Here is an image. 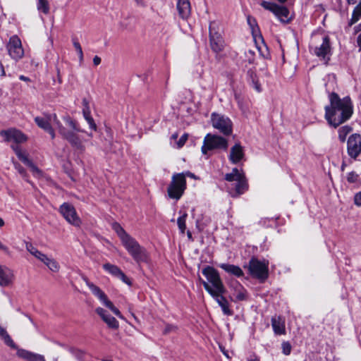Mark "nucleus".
Instances as JSON below:
<instances>
[{
	"instance_id": "nucleus-1",
	"label": "nucleus",
	"mask_w": 361,
	"mask_h": 361,
	"mask_svg": "<svg viewBox=\"0 0 361 361\" xmlns=\"http://www.w3.org/2000/svg\"><path fill=\"white\" fill-rule=\"evenodd\" d=\"M35 121L40 128L45 131L51 128V123L55 124L62 137L66 140L77 152L83 153L85 152V146L83 140L76 133L80 130L78 128L75 121L70 116L63 118L66 126L61 123L56 114L46 115L43 117L37 116L35 118Z\"/></svg>"
},
{
	"instance_id": "nucleus-2",
	"label": "nucleus",
	"mask_w": 361,
	"mask_h": 361,
	"mask_svg": "<svg viewBox=\"0 0 361 361\" xmlns=\"http://www.w3.org/2000/svg\"><path fill=\"white\" fill-rule=\"evenodd\" d=\"M329 101L330 105L325 107V118L330 126L336 128L352 116V102L350 97L341 99L335 92L330 94Z\"/></svg>"
},
{
	"instance_id": "nucleus-3",
	"label": "nucleus",
	"mask_w": 361,
	"mask_h": 361,
	"mask_svg": "<svg viewBox=\"0 0 361 361\" xmlns=\"http://www.w3.org/2000/svg\"><path fill=\"white\" fill-rule=\"evenodd\" d=\"M202 272L206 277L207 281H204L201 278H200V281L209 295L216 292L221 293L222 291H226L217 270L207 266L202 269Z\"/></svg>"
},
{
	"instance_id": "nucleus-4",
	"label": "nucleus",
	"mask_w": 361,
	"mask_h": 361,
	"mask_svg": "<svg viewBox=\"0 0 361 361\" xmlns=\"http://www.w3.org/2000/svg\"><path fill=\"white\" fill-rule=\"evenodd\" d=\"M121 243L137 263L147 261L148 255L146 250L134 238L129 235Z\"/></svg>"
},
{
	"instance_id": "nucleus-5",
	"label": "nucleus",
	"mask_w": 361,
	"mask_h": 361,
	"mask_svg": "<svg viewBox=\"0 0 361 361\" xmlns=\"http://www.w3.org/2000/svg\"><path fill=\"white\" fill-rule=\"evenodd\" d=\"M225 179L228 182L236 181L233 191L230 190L233 197H238L248 189V184L243 172H240L237 168H233L232 171L225 175Z\"/></svg>"
},
{
	"instance_id": "nucleus-6",
	"label": "nucleus",
	"mask_w": 361,
	"mask_h": 361,
	"mask_svg": "<svg viewBox=\"0 0 361 361\" xmlns=\"http://www.w3.org/2000/svg\"><path fill=\"white\" fill-rule=\"evenodd\" d=\"M186 188V180L183 173L174 174L167 188L170 198L179 200Z\"/></svg>"
},
{
	"instance_id": "nucleus-7",
	"label": "nucleus",
	"mask_w": 361,
	"mask_h": 361,
	"mask_svg": "<svg viewBox=\"0 0 361 361\" xmlns=\"http://www.w3.org/2000/svg\"><path fill=\"white\" fill-rule=\"evenodd\" d=\"M228 141L226 138L216 135L208 133L204 139V144L202 147V152L207 154L208 150L222 149L226 150Z\"/></svg>"
},
{
	"instance_id": "nucleus-8",
	"label": "nucleus",
	"mask_w": 361,
	"mask_h": 361,
	"mask_svg": "<svg viewBox=\"0 0 361 361\" xmlns=\"http://www.w3.org/2000/svg\"><path fill=\"white\" fill-rule=\"evenodd\" d=\"M212 126L224 135H229L233 132V123L231 119L222 114L213 113L211 115Z\"/></svg>"
},
{
	"instance_id": "nucleus-9",
	"label": "nucleus",
	"mask_w": 361,
	"mask_h": 361,
	"mask_svg": "<svg viewBox=\"0 0 361 361\" xmlns=\"http://www.w3.org/2000/svg\"><path fill=\"white\" fill-rule=\"evenodd\" d=\"M84 281L85 284L88 286V288L91 290L92 293L97 297V298L111 312L118 317L119 318H123L122 314L119 310L116 308L114 304L108 299V297L104 293V292L97 286L94 285L93 283L90 282L87 278H84Z\"/></svg>"
},
{
	"instance_id": "nucleus-10",
	"label": "nucleus",
	"mask_w": 361,
	"mask_h": 361,
	"mask_svg": "<svg viewBox=\"0 0 361 361\" xmlns=\"http://www.w3.org/2000/svg\"><path fill=\"white\" fill-rule=\"evenodd\" d=\"M260 5L266 10L273 13L280 21L288 23L290 20V12L288 9L283 6H279L275 3L262 1Z\"/></svg>"
},
{
	"instance_id": "nucleus-11",
	"label": "nucleus",
	"mask_w": 361,
	"mask_h": 361,
	"mask_svg": "<svg viewBox=\"0 0 361 361\" xmlns=\"http://www.w3.org/2000/svg\"><path fill=\"white\" fill-rule=\"evenodd\" d=\"M216 23L209 25V43L212 50L218 54L224 51L226 44L221 33L216 30Z\"/></svg>"
},
{
	"instance_id": "nucleus-12",
	"label": "nucleus",
	"mask_w": 361,
	"mask_h": 361,
	"mask_svg": "<svg viewBox=\"0 0 361 361\" xmlns=\"http://www.w3.org/2000/svg\"><path fill=\"white\" fill-rule=\"evenodd\" d=\"M6 49L9 56L15 61L20 60L24 56L21 40L17 35H13L9 38Z\"/></svg>"
},
{
	"instance_id": "nucleus-13",
	"label": "nucleus",
	"mask_w": 361,
	"mask_h": 361,
	"mask_svg": "<svg viewBox=\"0 0 361 361\" xmlns=\"http://www.w3.org/2000/svg\"><path fill=\"white\" fill-rule=\"evenodd\" d=\"M248 269L252 276L259 279L264 280L268 277V264L255 258L250 259Z\"/></svg>"
},
{
	"instance_id": "nucleus-14",
	"label": "nucleus",
	"mask_w": 361,
	"mask_h": 361,
	"mask_svg": "<svg viewBox=\"0 0 361 361\" xmlns=\"http://www.w3.org/2000/svg\"><path fill=\"white\" fill-rule=\"evenodd\" d=\"M59 212L69 224L77 227L80 226L81 220L72 204L66 202L63 203L60 207Z\"/></svg>"
},
{
	"instance_id": "nucleus-15",
	"label": "nucleus",
	"mask_w": 361,
	"mask_h": 361,
	"mask_svg": "<svg viewBox=\"0 0 361 361\" xmlns=\"http://www.w3.org/2000/svg\"><path fill=\"white\" fill-rule=\"evenodd\" d=\"M0 135L6 142L13 141L16 143H23L27 140V136L24 133L16 128H10L6 130H3L0 132Z\"/></svg>"
},
{
	"instance_id": "nucleus-16",
	"label": "nucleus",
	"mask_w": 361,
	"mask_h": 361,
	"mask_svg": "<svg viewBox=\"0 0 361 361\" xmlns=\"http://www.w3.org/2000/svg\"><path fill=\"white\" fill-rule=\"evenodd\" d=\"M348 152L350 157L355 159L361 152V136L353 134L348 140Z\"/></svg>"
},
{
	"instance_id": "nucleus-17",
	"label": "nucleus",
	"mask_w": 361,
	"mask_h": 361,
	"mask_svg": "<svg viewBox=\"0 0 361 361\" xmlns=\"http://www.w3.org/2000/svg\"><path fill=\"white\" fill-rule=\"evenodd\" d=\"M15 276L10 268L0 265V286L11 287L13 284Z\"/></svg>"
},
{
	"instance_id": "nucleus-18",
	"label": "nucleus",
	"mask_w": 361,
	"mask_h": 361,
	"mask_svg": "<svg viewBox=\"0 0 361 361\" xmlns=\"http://www.w3.org/2000/svg\"><path fill=\"white\" fill-rule=\"evenodd\" d=\"M12 148L19 159L30 168L34 175H41V171L27 158L25 152H23L18 146H12Z\"/></svg>"
},
{
	"instance_id": "nucleus-19",
	"label": "nucleus",
	"mask_w": 361,
	"mask_h": 361,
	"mask_svg": "<svg viewBox=\"0 0 361 361\" xmlns=\"http://www.w3.org/2000/svg\"><path fill=\"white\" fill-rule=\"evenodd\" d=\"M103 268L112 276L120 279L125 283L129 286L131 285L130 279L125 275V274L118 267L110 263H106L103 264Z\"/></svg>"
},
{
	"instance_id": "nucleus-20",
	"label": "nucleus",
	"mask_w": 361,
	"mask_h": 361,
	"mask_svg": "<svg viewBox=\"0 0 361 361\" xmlns=\"http://www.w3.org/2000/svg\"><path fill=\"white\" fill-rule=\"evenodd\" d=\"M96 313L99 315L101 319L106 324L109 328L112 329H118L119 327L118 322L109 314L107 311L102 307H97L95 310Z\"/></svg>"
},
{
	"instance_id": "nucleus-21",
	"label": "nucleus",
	"mask_w": 361,
	"mask_h": 361,
	"mask_svg": "<svg viewBox=\"0 0 361 361\" xmlns=\"http://www.w3.org/2000/svg\"><path fill=\"white\" fill-rule=\"evenodd\" d=\"M17 352L16 355L18 357L24 360L25 361H46L42 355L35 353L25 349L15 348Z\"/></svg>"
},
{
	"instance_id": "nucleus-22",
	"label": "nucleus",
	"mask_w": 361,
	"mask_h": 361,
	"mask_svg": "<svg viewBox=\"0 0 361 361\" xmlns=\"http://www.w3.org/2000/svg\"><path fill=\"white\" fill-rule=\"evenodd\" d=\"M226 293V291H222L221 293L216 292L210 294V295L216 301L225 314L231 315L233 312L230 310L229 303L224 296Z\"/></svg>"
},
{
	"instance_id": "nucleus-23",
	"label": "nucleus",
	"mask_w": 361,
	"mask_h": 361,
	"mask_svg": "<svg viewBox=\"0 0 361 361\" xmlns=\"http://www.w3.org/2000/svg\"><path fill=\"white\" fill-rule=\"evenodd\" d=\"M244 149L240 143H235L230 149L229 160L232 164H238L244 157Z\"/></svg>"
},
{
	"instance_id": "nucleus-24",
	"label": "nucleus",
	"mask_w": 361,
	"mask_h": 361,
	"mask_svg": "<svg viewBox=\"0 0 361 361\" xmlns=\"http://www.w3.org/2000/svg\"><path fill=\"white\" fill-rule=\"evenodd\" d=\"M233 290V295L235 297V301H242L247 298L246 290L243 286L237 281H232L230 285Z\"/></svg>"
},
{
	"instance_id": "nucleus-25",
	"label": "nucleus",
	"mask_w": 361,
	"mask_h": 361,
	"mask_svg": "<svg viewBox=\"0 0 361 361\" xmlns=\"http://www.w3.org/2000/svg\"><path fill=\"white\" fill-rule=\"evenodd\" d=\"M331 52V46L329 37H325L323 39L322 44L314 49V54L318 57H322L326 59V56Z\"/></svg>"
},
{
	"instance_id": "nucleus-26",
	"label": "nucleus",
	"mask_w": 361,
	"mask_h": 361,
	"mask_svg": "<svg viewBox=\"0 0 361 361\" xmlns=\"http://www.w3.org/2000/svg\"><path fill=\"white\" fill-rule=\"evenodd\" d=\"M177 10L181 18L187 19L190 16L191 11L189 0H178L177 3Z\"/></svg>"
},
{
	"instance_id": "nucleus-27",
	"label": "nucleus",
	"mask_w": 361,
	"mask_h": 361,
	"mask_svg": "<svg viewBox=\"0 0 361 361\" xmlns=\"http://www.w3.org/2000/svg\"><path fill=\"white\" fill-rule=\"evenodd\" d=\"M271 324H272L274 331L276 334H278V335L285 334V333H286L285 322L281 317H272Z\"/></svg>"
},
{
	"instance_id": "nucleus-28",
	"label": "nucleus",
	"mask_w": 361,
	"mask_h": 361,
	"mask_svg": "<svg viewBox=\"0 0 361 361\" xmlns=\"http://www.w3.org/2000/svg\"><path fill=\"white\" fill-rule=\"evenodd\" d=\"M26 250L36 259H37L41 262H44V261L47 259L48 255L39 251L37 248H36L31 243L26 242L25 243Z\"/></svg>"
},
{
	"instance_id": "nucleus-29",
	"label": "nucleus",
	"mask_w": 361,
	"mask_h": 361,
	"mask_svg": "<svg viewBox=\"0 0 361 361\" xmlns=\"http://www.w3.org/2000/svg\"><path fill=\"white\" fill-rule=\"evenodd\" d=\"M219 267L226 272L233 274L235 276L240 277L243 276V271L238 266L229 264H221Z\"/></svg>"
},
{
	"instance_id": "nucleus-30",
	"label": "nucleus",
	"mask_w": 361,
	"mask_h": 361,
	"mask_svg": "<svg viewBox=\"0 0 361 361\" xmlns=\"http://www.w3.org/2000/svg\"><path fill=\"white\" fill-rule=\"evenodd\" d=\"M0 338L4 341L6 345L11 348H17V345L13 342L6 330L0 325Z\"/></svg>"
},
{
	"instance_id": "nucleus-31",
	"label": "nucleus",
	"mask_w": 361,
	"mask_h": 361,
	"mask_svg": "<svg viewBox=\"0 0 361 361\" xmlns=\"http://www.w3.org/2000/svg\"><path fill=\"white\" fill-rule=\"evenodd\" d=\"M43 264L52 272L56 273L60 270L59 262L51 257H47Z\"/></svg>"
},
{
	"instance_id": "nucleus-32",
	"label": "nucleus",
	"mask_w": 361,
	"mask_h": 361,
	"mask_svg": "<svg viewBox=\"0 0 361 361\" xmlns=\"http://www.w3.org/2000/svg\"><path fill=\"white\" fill-rule=\"evenodd\" d=\"M112 228L114 231L117 233L121 242L130 235L118 223H114L112 224Z\"/></svg>"
},
{
	"instance_id": "nucleus-33",
	"label": "nucleus",
	"mask_w": 361,
	"mask_h": 361,
	"mask_svg": "<svg viewBox=\"0 0 361 361\" xmlns=\"http://www.w3.org/2000/svg\"><path fill=\"white\" fill-rule=\"evenodd\" d=\"M352 130L351 127L345 126L341 127L338 131V137L341 142H345L346 135L350 133Z\"/></svg>"
},
{
	"instance_id": "nucleus-34",
	"label": "nucleus",
	"mask_w": 361,
	"mask_h": 361,
	"mask_svg": "<svg viewBox=\"0 0 361 361\" xmlns=\"http://www.w3.org/2000/svg\"><path fill=\"white\" fill-rule=\"evenodd\" d=\"M37 9L47 14L49 12V5L47 0H38Z\"/></svg>"
},
{
	"instance_id": "nucleus-35",
	"label": "nucleus",
	"mask_w": 361,
	"mask_h": 361,
	"mask_svg": "<svg viewBox=\"0 0 361 361\" xmlns=\"http://www.w3.org/2000/svg\"><path fill=\"white\" fill-rule=\"evenodd\" d=\"M187 216H188V214L186 213H184L177 220L178 228L180 231L181 233H183V234L185 233V231L186 228L185 221H186Z\"/></svg>"
},
{
	"instance_id": "nucleus-36",
	"label": "nucleus",
	"mask_w": 361,
	"mask_h": 361,
	"mask_svg": "<svg viewBox=\"0 0 361 361\" xmlns=\"http://www.w3.org/2000/svg\"><path fill=\"white\" fill-rule=\"evenodd\" d=\"M247 22L252 29V32L253 34L259 31V27L255 18L248 16Z\"/></svg>"
},
{
	"instance_id": "nucleus-37",
	"label": "nucleus",
	"mask_w": 361,
	"mask_h": 361,
	"mask_svg": "<svg viewBox=\"0 0 361 361\" xmlns=\"http://www.w3.org/2000/svg\"><path fill=\"white\" fill-rule=\"evenodd\" d=\"M73 46L78 54L80 61H83V52L80 43L77 40H73Z\"/></svg>"
},
{
	"instance_id": "nucleus-38",
	"label": "nucleus",
	"mask_w": 361,
	"mask_h": 361,
	"mask_svg": "<svg viewBox=\"0 0 361 361\" xmlns=\"http://www.w3.org/2000/svg\"><path fill=\"white\" fill-rule=\"evenodd\" d=\"M360 17H361V13H359V11H357V10L354 9V11L353 12L352 18L349 22V26H351L353 24H355V23H357L359 20Z\"/></svg>"
},
{
	"instance_id": "nucleus-39",
	"label": "nucleus",
	"mask_w": 361,
	"mask_h": 361,
	"mask_svg": "<svg viewBox=\"0 0 361 361\" xmlns=\"http://www.w3.org/2000/svg\"><path fill=\"white\" fill-rule=\"evenodd\" d=\"M359 179V176L355 172L352 171L348 173L347 180L350 183H357Z\"/></svg>"
},
{
	"instance_id": "nucleus-40",
	"label": "nucleus",
	"mask_w": 361,
	"mask_h": 361,
	"mask_svg": "<svg viewBox=\"0 0 361 361\" xmlns=\"http://www.w3.org/2000/svg\"><path fill=\"white\" fill-rule=\"evenodd\" d=\"M188 138V133H184L180 137V139L178 140V141L177 142V147L178 148H180L182 147L185 143L186 142Z\"/></svg>"
},
{
	"instance_id": "nucleus-41",
	"label": "nucleus",
	"mask_w": 361,
	"mask_h": 361,
	"mask_svg": "<svg viewBox=\"0 0 361 361\" xmlns=\"http://www.w3.org/2000/svg\"><path fill=\"white\" fill-rule=\"evenodd\" d=\"M282 350H283V353L288 355L290 353V351H291V345H290V343L288 342H283L282 343Z\"/></svg>"
},
{
	"instance_id": "nucleus-42",
	"label": "nucleus",
	"mask_w": 361,
	"mask_h": 361,
	"mask_svg": "<svg viewBox=\"0 0 361 361\" xmlns=\"http://www.w3.org/2000/svg\"><path fill=\"white\" fill-rule=\"evenodd\" d=\"M88 124L90 125V127L91 129L94 130H97V125L96 123H94L92 117H88L87 118L85 119Z\"/></svg>"
},
{
	"instance_id": "nucleus-43",
	"label": "nucleus",
	"mask_w": 361,
	"mask_h": 361,
	"mask_svg": "<svg viewBox=\"0 0 361 361\" xmlns=\"http://www.w3.org/2000/svg\"><path fill=\"white\" fill-rule=\"evenodd\" d=\"M354 202L357 206H361V192H357L355 195Z\"/></svg>"
},
{
	"instance_id": "nucleus-44",
	"label": "nucleus",
	"mask_w": 361,
	"mask_h": 361,
	"mask_svg": "<svg viewBox=\"0 0 361 361\" xmlns=\"http://www.w3.org/2000/svg\"><path fill=\"white\" fill-rule=\"evenodd\" d=\"M0 250L4 251L5 254H6L8 256H11V252L10 251L9 248L6 246L5 245H4L1 241H0Z\"/></svg>"
},
{
	"instance_id": "nucleus-45",
	"label": "nucleus",
	"mask_w": 361,
	"mask_h": 361,
	"mask_svg": "<svg viewBox=\"0 0 361 361\" xmlns=\"http://www.w3.org/2000/svg\"><path fill=\"white\" fill-rule=\"evenodd\" d=\"M82 113H83V116L85 119L87 118L88 117H91L90 110L89 106L84 107L83 110H82Z\"/></svg>"
},
{
	"instance_id": "nucleus-46",
	"label": "nucleus",
	"mask_w": 361,
	"mask_h": 361,
	"mask_svg": "<svg viewBox=\"0 0 361 361\" xmlns=\"http://www.w3.org/2000/svg\"><path fill=\"white\" fill-rule=\"evenodd\" d=\"M176 329V327L174 326H172V325H168L166 326L164 331V334H168L171 331H173Z\"/></svg>"
},
{
	"instance_id": "nucleus-47",
	"label": "nucleus",
	"mask_w": 361,
	"mask_h": 361,
	"mask_svg": "<svg viewBox=\"0 0 361 361\" xmlns=\"http://www.w3.org/2000/svg\"><path fill=\"white\" fill-rule=\"evenodd\" d=\"M210 221H211L210 218L209 217H207L206 220H205V222H204L202 224H200L199 221H197V223L198 224V226L201 227V229H203L207 225V224L210 222Z\"/></svg>"
},
{
	"instance_id": "nucleus-48",
	"label": "nucleus",
	"mask_w": 361,
	"mask_h": 361,
	"mask_svg": "<svg viewBox=\"0 0 361 361\" xmlns=\"http://www.w3.org/2000/svg\"><path fill=\"white\" fill-rule=\"evenodd\" d=\"M252 82H253V85H254V88L258 92H261L262 89H261V85L259 83V82L257 80H252Z\"/></svg>"
},
{
	"instance_id": "nucleus-49",
	"label": "nucleus",
	"mask_w": 361,
	"mask_h": 361,
	"mask_svg": "<svg viewBox=\"0 0 361 361\" xmlns=\"http://www.w3.org/2000/svg\"><path fill=\"white\" fill-rule=\"evenodd\" d=\"M16 169L18 170V171L23 176H25V169L21 166H20L19 164H16Z\"/></svg>"
},
{
	"instance_id": "nucleus-50",
	"label": "nucleus",
	"mask_w": 361,
	"mask_h": 361,
	"mask_svg": "<svg viewBox=\"0 0 361 361\" xmlns=\"http://www.w3.org/2000/svg\"><path fill=\"white\" fill-rule=\"evenodd\" d=\"M101 63V59L98 56H95L93 58V63L94 66H98Z\"/></svg>"
},
{
	"instance_id": "nucleus-51",
	"label": "nucleus",
	"mask_w": 361,
	"mask_h": 361,
	"mask_svg": "<svg viewBox=\"0 0 361 361\" xmlns=\"http://www.w3.org/2000/svg\"><path fill=\"white\" fill-rule=\"evenodd\" d=\"M47 132L49 133V135L51 137V139H54L55 138V133H54V130L52 127L50 128V129L47 130Z\"/></svg>"
},
{
	"instance_id": "nucleus-52",
	"label": "nucleus",
	"mask_w": 361,
	"mask_h": 361,
	"mask_svg": "<svg viewBox=\"0 0 361 361\" xmlns=\"http://www.w3.org/2000/svg\"><path fill=\"white\" fill-rule=\"evenodd\" d=\"M357 43L360 51H361V33L357 36Z\"/></svg>"
},
{
	"instance_id": "nucleus-53",
	"label": "nucleus",
	"mask_w": 361,
	"mask_h": 361,
	"mask_svg": "<svg viewBox=\"0 0 361 361\" xmlns=\"http://www.w3.org/2000/svg\"><path fill=\"white\" fill-rule=\"evenodd\" d=\"M0 67H1V75L5 76L6 75L5 70H4V66L2 65L1 63H0Z\"/></svg>"
},
{
	"instance_id": "nucleus-54",
	"label": "nucleus",
	"mask_w": 361,
	"mask_h": 361,
	"mask_svg": "<svg viewBox=\"0 0 361 361\" xmlns=\"http://www.w3.org/2000/svg\"><path fill=\"white\" fill-rule=\"evenodd\" d=\"M247 361H259V358L257 357L255 355L251 356Z\"/></svg>"
},
{
	"instance_id": "nucleus-55",
	"label": "nucleus",
	"mask_w": 361,
	"mask_h": 361,
	"mask_svg": "<svg viewBox=\"0 0 361 361\" xmlns=\"http://www.w3.org/2000/svg\"><path fill=\"white\" fill-rule=\"evenodd\" d=\"M19 78H20V80H21L23 81H25V82H28L30 80L29 78L25 77L24 75H20Z\"/></svg>"
},
{
	"instance_id": "nucleus-56",
	"label": "nucleus",
	"mask_w": 361,
	"mask_h": 361,
	"mask_svg": "<svg viewBox=\"0 0 361 361\" xmlns=\"http://www.w3.org/2000/svg\"><path fill=\"white\" fill-rule=\"evenodd\" d=\"M184 175H185V177L187 176L195 178V176L193 173H190L189 171H188L185 173H184Z\"/></svg>"
},
{
	"instance_id": "nucleus-57",
	"label": "nucleus",
	"mask_w": 361,
	"mask_h": 361,
	"mask_svg": "<svg viewBox=\"0 0 361 361\" xmlns=\"http://www.w3.org/2000/svg\"><path fill=\"white\" fill-rule=\"evenodd\" d=\"M355 10L359 11V13H361V1L359 3V4L355 8Z\"/></svg>"
},
{
	"instance_id": "nucleus-58",
	"label": "nucleus",
	"mask_w": 361,
	"mask_h": 361,
	"mask_svg": "<svg viewBox=\"0 0 361 361\" xmlns=\"http://www.w3.org/2000/svg\"><path fill=\"white\" fill-rule=\"evenodd\" d=\"M220 349H221V352L224 353V355H225L226 357H228V355L226 352L225 348L222 346H220Z\"/></svg>"
},
{
	"instance_id": "nucleus-59",
	"label": "nucleus",
	"mask_w": 361,
	"mask_h": 361,
	"mask_svg": "<svg viewBox=\"0 0 361 361\" xmlns=\"http://www.w3.org/2000/svg\"><path fill=\"white\" fill-rule=\"evenodd\" d=\"M82 104H83L84 107L89 106L88 102L86 99H83Z\"/></svg>"
},
{
	"instance_id": "nucleus-60",
	"label": "nucleus",
	"mask_w": 361,
	"mask_h": 361,
	"mask_svg": "<svg viewBox=\"0 0 361 361\" xmlns=\"http://www.w3.org/2000/svg\"><path fill=\"white\" fill-rule=\"evenodd\" d=\"M171 138L173 139V140H176L178 138V134L177 133H174L171 135Z\"/></svg>"
},
{
	"instance_id": "nucleus-61",
	"label": "nucleus",
	"mask_w": 361,
	"mask_h": 361,
	"mask_svg": "<svg viewBox=\"0 0 361 361\" xmlns=\"http://www.w3.org/2000/svg\"><path fill=\"white\" fill-rule=\"evenodd\" d=\"M348 4H354L356 3L357 0H347Z\"/></svg>"
},
{
	"instance_id": "nucleus-62",
	"label": "nucleus",
	"mask_w": 361,
	"mask_h": 361,
	"mask_svg": "<svg viewBox=\"0 0 361 361\" xmlns=\"http://www.w3.org/2000/svg\"><path fill=\"white\" fill-rule=\"evenodd\" d=\"M355 32H358V31L361 30V26H360V27H359V25H358L357 26H356V27H355Z\"/></svg>"
},
{
	"instance_id": "nucleus-63",
	"label": "nucleus",
	"mask_w": 361,
	"mask_h": 361,
	"mask_svg": "<svg viewBox=\"0 0 361 361\" xmlns=\"http://www.w3.org/2000/svg\"><path fill=\"white\" fill-rule=\"evenodd\" d=\"M4 225V221L3 219L0 218V228Z\"/></svg>"
},
{
	"instance_id": "nucleus-64",
	"label": "nucleus",
	"mask_w": 361,
	"mask_h": 361,
	"mask_svg": "<svg viewBox=\"0 0 361 361\" xmlns=\"http://www.w3.org/2000/svg\"><path fill=\"white\" fill-rule=\"evenodd\" d=\"M188 237L189 238H192V234H191V233H190V231H188Z\"/></svg>"
}]
</instances>
